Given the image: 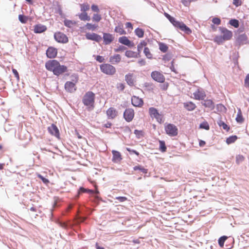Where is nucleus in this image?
Returning <instances> with one entry per match:
<instances>
[{"label": "nucleus", "mask_w": 249, "mask_h": 249, "mask_svg": "<svg viewBox=\"0 0 249 249\" xmlns=\"http://www.w3.org/2000/svg\"><path fill=\"white\" fill-rule=\"evenodd\" d=\"M134 133L138 139H140L143 135V132L142 130H135Z\"/></svg>", "instance_id": "c03bdc74"}, {"label": "nucleus", "mask_w": 249, "mask_h": 249, "mask_svg": "<svg viewBox=\"0 0 249 249\" xmlns=\"http://www.w3.org/2000/svg\"><path fill=\"white\" fill-rule=\"evenodd\" d=\"M133 169L135 171H137V170H139L141 171L142 173H145V174L147 173V169H146L140 165L134 166L133 167Z\"/></svg>", "instance_id": "ea45409f"}, {"label": "nucleus", "mask_w": 249, "mask_h": 249, "mask_svg": "<svg viewBox=\"0 0 249 249\" xmlns=\"http://www.w3.org/2000/svg\"><path fill=\"white\" fill-rule=\"evenodd\" d=\"M86 37L88 39L95 41L98 42L101 41L102 39L100 35L95 33H87L86 35Z\"/></svg>", "instance_id": "9b49d317"}, {"label": "nucleus", "mask_w": 249, "mask_h": 249, "mask_svg": "<svg viewBox=\"0 0 249 249\" xmlns=\"http://www.w3.org/2000/svg\"><path fill=\"white\" fill-rule=\"evenodd\" d=\"M229 23L235 28H238L239 26V21L236 19H231L229 21Z\"/></svg>", "instance_id": "58836bf2"}, {"label": "nucleus", "mask_w": 249, "mask_h": 249, "mask_svg": "<svg viewBox=\"0 0 249 249\" xmlns=\"http://www.w3.org/2000/svg\"><path fill=\"white\" fill-rule=\"evenodd\" d=\"M101 15L98 14H94L92 17V20L96 22H99L101 19Z\"/></svg>", "instance_id": "49530a36"}, {"label": "nucleus", "mask_w": 249, "mask_h": 249, "mask_svg": "<svg viewBox=\"0 0 249 249\" xmlns=\"http://www.w3.org/2000/svg\"><path fill=\"white\" fill-rule=\"evenodd\" d=\"M126 149L130 153L134 154L136 155L137 156H139V153L138 152H137V151L135 150L131 149H130V148H128V147H126Z\"/></svg>", "instance_id": "13d9d810"}, {"label": "nucleus", "mask_w": 249, "mask_h": 249, "mask_svg": "<svg viewBox=\"0 0 249 249\" xmlns=\"http://www.w3.org/2000/svg\"><path fill=\"white\" fill-rule=\"evenodd\" d=\"M237 139V137L235 135H233L228 137L226 139V142L228 144L233 143Z\"/></svg>", "instance_id": "c756f323"}, {"label": "nucleus", "mask_w": 249, "mask_h": 249, "mask_svg": "<svg viewBox=\"0 0 249 249\" xmlns=\"http://www.w3.org/2000/svg\"><path fill=\"white\" fill-rule=\"evenodd\" d=\"M244 160V157L242 155H238L236 157V161L237 164H239Z\"/></svg>", "instance_id": "8fccbe9b"}, {"label": "nucleus", "mask_w": 249, "mask_h": 249, "mask_svg": "<svg viewBox=\"0 0 249 249\" xmlns=\"http://www.w3.org/2000/svg\"><path fill=\"white\" fill-rule=\"evenodd\" d=\"M149 113L150 116L152 118L155 117L159 113L158 110L153 107H150L149 108Z\"/></svg>", "instance_id": "a878e982"}, {"label": "nucleus", "mask_w": 249, "mask_h": 249, "mask_svg": "<svg viewBox=\"0 0 249 249\" xmlns=\"http://www.w3.org/2000/svg\"><path fill=\"white\" fill-rule=\"evenodd\" d=\"M48 131L52 135H54L57 138L59 136V131L57 127L54 124H52L48 128Z\"/></svg>", "instance_id": "f8f14e48"}, {"label": "nucleus", "mask_w": 249, "mask_h": 249, "mask_svg": "<svg viewBox=\"0 0 249 249\" xmlns=\"http://www.w3.org/2000/svg\"><path fill=\"white\" fill-rule=\"evenodd\" d=\"M160 143V150L162 152H164L166 151V146L165 145V142L163 141H159Z\"/></svg>", "instance_id": "2f4dec72"}, {"label": "nucleus", "mask_w": 249, "mask_h": 249, "mask_svg": "<svg viewBox=\"0 0 249 249\" xmlns=\"http://www.w3.org/2000/svg\"><path fill=\"white\" fill-rule=\"evenodd\" d=\"M116 199L121 202H124L127 199L126 197L124 196H118Z\"/></svg>", "instance_id": "e2e57ef3"}, {"label": "nucleus", "mask_w": 249, "mask_h": 249, "mask_svg": "<svg viewBox=\"0 0 249 249\" xmlns=\"http://www.w3.org/2000/svg\"><path fill=\"white\" fill-rule=\"evenodd\" d=\"M65 89L69 92H73L76 90L75 85L72 82L67 81L65 84Z\"/></svg>", "instance_id": "f3484780"}, {"label": "nucleus", "mask_w": 249, "mask_h": 249, "mask_svg": "<svg viewBox=\"0 0 249 249\" xmlns=\"http://www.w3.org/2000/svg\"><path fill=\"white\" fill-rule=\"evenodd\" d=\"M201 104L206 107L209 108L211 110L214 108V103L211 100H205Z\"/></svg>", "instance_id": "aec40b11"}, {"label": "nucleus", "mask_w": 249, "mask_h": 249, "mask_svg": "<svg viewBox=\"0 0 249 249\" xmlns=\"http://www.w3.org/2000/svg\"><path fill=\"white\" fill-rule=\"evenodd\" d=\"M12 71H13V73L14 74L15 76L17 78V80H19V74H18V71L16 69H13Z\"/></svg>", "instance_id": "052dcab7"}, {"label": "nucleus", "mask_w": 249, "mask_h": 249, "mask_svg": "<svg viewBox=\"0 0 249 249\" xmlns=\"http://www.w3.org/2000/svg\"><path fill=\"white\" fill-rule=\"evenodd\" d=\"M57 50L53 47H50L46 51V55L48 58H53L57 55Z\"/></svg>", "instance_id": "2eb2a0df"}, {"label": "nucleus", "mask_w": 249, "mask_h": 249, "mask_svg": "<svg viewBox=\"0 0 249 249\" xmlns=\"http://www.w3.org/2000/svg\"><path fill=\"white\" fill-rule=\"evenodd\" d=\"M55 40L59 43H66L68 42V38L63 33L61 32L56 33L54 35Z\"/></svg>", "instance_id": "423d86ee"}, {"label": "nucleus", "mask_w": 249, "mask_h": 249, "mask_svg": "<svg viewBox=\"0 0 249 249\" xmlns=\"http://www.w3.org/2000/svg\"><path fill=\"white\" fill-rule=\"evenodd\" d=\"M107 114L109 119H114L117 116L116 110L113 107H110L107 111Z\"/></svg>", "instance_id": "412c9836"}, {"label": "nucleus", "mask_w": 249, "mask_h": 249, "mask_svg": "<svg viewBox=\"0 0 249 249\" xmlns=\"http://www.w3.org/2000/svg\"><path fill=\"white\" fill-rule=\"evenodd\" d=\"M143 53L148 58H151L152 54L150 53L149 49L147 47H144Z\"/></svg>", "instance_id": "79ce46f5"}, {"label": "nucleus", "mask_w": 249, "mask_h": 249, "mask_svg": "<svg viewBox=\"0 0 249 249\" xmlns=\"http://www.w3.org/2000/svg\"><path fill=\"white\" fill-rule=\"evenodd\" d=\"M119 42L121 44L126 45L129 47H132L134 45V43L130 41L127 38V37L125 36L119 37Z\"/></svg>", "instance_id": "dca6fc26"}, {"label": "nucleus", "mask_w": 249, "mask_h": 249, "mask_svg": "<svg viewBox=\"0 0 249 249\" xmlns=\"http://www.w3.org/2000/svg\"><path fill=\"white\" fill-rule=\"evenodd\" d=\"M233 4L236 6L241 5L242 2L240 0H233Z\"/></svg>", "instance_id": "69168bd1"}, {"label": "nucleus", "mask_w": 249, "mask_h": 249, "mask_svg": "<svg viewBox=\"0 0 249 249\" xmlns=\"http://www.w3.org/2000/svg\"><path fill=\"white\" fill-rule=\"evenodd\" d=\"M96 61H98L100 63L103 62L105 59L104 58L100 55H97L96 57Z\"/></svg>", "instance_id": "680f3d73"}, {"label": "nucleus", "mask_w": 249, "mask_h": 249, "mask_svg": "<svg viewBox=\"0 0 249 249\" xmlns=\"http://www.w3.org/2000/svg\"><path fill=\"white\" fill-rule=\"evenodd\" d=\"M37 177L40 178L43 182H44L45 184H47L49 182V181L48 179L45 178L44 177H43L41 175L39 174H37Z\"/></svg>", "instance_id": "603ef678"}, {"label": "nucleus", "mask_w": 249, "mask_h": 249, "mask_svg": "<svg viewBox=\"0 0 249 249\" xmlns=\"http://www.w3.org/2000/svg\"><path fill=\"white\" fill-rule=\"evenodd\" d=\"M236 120L238 123H242L243 121V119L241 114H238Z\"/></svg>", "instance_id": "bf43d9fd"}, {"label": "nucleus", "mask_w": 249, "mask_h": 249, "mask_svg": "<svg viewBox=\"0 0 249 249\" xmlns=\"http://www.w3.org/2000/svg\"><path fill=\"white\" fill-rule=\"evenodd\" d=\"M59 64L56 60H49L46 63L45 67L47 70L53 72Z\"/></svg>", "instance_id": "39448f33"}, {"label": "nucleus", "mask_w": 249, "mask_h": 249, "mask_svg": "<svg viewBox=\"0 0 249 249\" xmlns=\"http://www.w3.org/2000/svg\"><path fill=\"white\" fill-rule=\"evenodd\" d=\"M135 33L139 37H142L144 35V31L141 28H137L135 30Z\"/></svg>", "instance_id": "473e14b6"}, {"label": "nucleus", "mask_w": 249, "mask_h": 249, "mask_svg": "<svg viewBox=\"0 0 249 249\" xmlns=\"http://www.w3.org/2000/svg\"><path fill=\"white\" fill-rule=\"evenodd\" d=\"M146 44L147 43L145 41H142L138 45L137 50L138 52V53H140L142 52L143 47H145L146 45Z\"/></svg>", "instance_id": "c9c22d12"}, {"label": "nucleus", "mask_w": 249, "mask_h": 249, "mask_svg": "<svg viewBox=\"0 0 249 249\" xmlns=\"http://www.w3.org/2000/svg\"><path fill=\"white\" fill-rule=\"evenodd\" d=\"M117 88L123 91L125 88L124 85L123 83H120L118 85Z\"/></svg>", "instance_id": "774afa93"}, {"label": "nucleus", "mask_w": 249, "mask_h": 249, "mask_svg": "<svg viewBox=\"0 0 249 249\" xmlns=\"http://www.w3.org/2000/svg\"><path fill=\"white\" fill-rule=\"evenodd\" d=\"M225 40L223 39L222 36H217L214 38V41L216 42L218 44H222Z\"/></svg>", "instance_id": "4c0bfd02"}, {"label": "nucleus", "mask_w": 249, "mask_h": 249, "mask_svg": "<svg viewBox=\"0 0 249 249\" xmlns=\"http://www.w3.org/2000/svg\"><path fill=\"white\" fill-rule=\"evenodd\" d=\"M245 86L249 88V74H248L245 79Z\"/></svg>", "instance_id": "6e6d98bb"}, {"label": "nucleus", "mask_w": 249, "mask_h": 249, "mask_svg": "<svg viewBox=\"0 0 249 249\" xmlns=\"http://www.w3.org/2000/svg\"><path fill=\"white\" fill-rule=\"evenodd\" d=\"M115 32L120 34V35L125 34V31L124 30L123 26H118L115 28Z\"/></svg>", "instance_id": "72a5a7b5"}, {"label": "nucleus", "mask_w": 249, "mask_h": 249, "mask_svg": "<svg viewBox=\"0 0 249 249\" xmlns=\"http://www.w3.org/2000/svg\"><path fill=\"white\" fill-rule=\"evenodd\" d=\"M134 116V111L132 108H127L124 112V118L127 122H131Z\"/></svg>", "instance_id": "6e6552de"}, {"label": "nucleus", "mask_w": 249, "mask_h": 249, "mask_svg": "<svg viewBox=\"0 0 249 249\" xmlns=\"http://www.w3.org/2000/svg\"><path fill=\"white\" fill-rule=\"evenodd\" d=\"M91 10L94 12H99V9L98 8V7L97 5L93 4L91 6Z\"/></svg>", "instance_id": "0e129e2a"}, {"label": "nucleus", "mask_w": 249, "mask_h": 249, "mask_svg": "<svg viewBox=\"0 0 249 249\" xmlns=\"http://www.w3.org/2000/svg\"><path fill=\"white\" fill-rule=\"evenodd\" d=\"M90 192V193H93L94 192L92 190H88V189H86L82 187H80V188L78 190V194L76 196V197L77 198H78L79 196V195L82 194V193H85V192Z\"/></svg>", "instance_id": "cd10ccee"}, {"label": "nucleus", "mask_w": 249, "mask_h": 249, "mask_svg": "<svg viewBox=\"0 0 249 249\" xmlns=\"http://www.w3.org/2000/svg\"><path fill=\"white\" fill-rule=\"evenodd\" d=\"M184 107L188 111H193L196 107V105L192 102H186L183 104Z\"/></svg>", "instance_id": "4be33fe9"}, {"label": "nucleus", "mask_w": 249, "mask_h": 249, "mask_svg": "<svg viewBox=\"0 0 249 249\" xmlns=\"http://www.w3.org/2000/svg\"><path fill=\"white\" fill-rule=\"evenodd\" d=\"M212 22L216 25H219L221 23V20L219 18H214L212 19Z\"/></svg>", "instance_id": "5fc2aeb1"}, {"label": "nucleus", "mask_w": 249, "mask_h": 249, "mask_svg": "<svg viewBox=\"0 0 249 249\" xmlns=\"http://www.w3.org/2000/svg\"><path fill=\"white\" fill-rule=\"evenodd\" d=\"M227 238L228 237L225 235L222 236L219 238L218 242V244L220 247H223L224 242L227 239Z\"/></svg>", "instance_id": "f704fd0d"}, {"label": "nucleus", "mask_w": 249, "mask_h": 249, "mask_svg": "<svg viewBox=\"0 0 249 249\" xmlns=\"http://www.w3.org/2000/svg\"><path fill=\"white\" fill-rule=\"evenodd\" d=\"M112 153L113 155V157L112 159V161L115 163L120 162L121 160H122L121 153L119 151L114 150L112 151Z\"/></svg>", "instance_id": "a211bd4d"}, {"label": "nucleus", "mask_w": 249, "mask_h": 249, "mask_svg": "<svg viewBox=\"0 0 249 249\" xmlns=\"http://www.w3.org/2000/svg\"><path fill=\"white\" fill-rule=\"evenodd\" d=\"M18 19L22 23H25L28 20V18L23 15H19Z\"/></svg>", "instance_id": "37998d69"}, {"label": "nucleus", "mask_w": 249, "mask_h": 249, "mask_svg": "<svg viewBox=\"0 0 249 249\" xmlns=\"http://www.w3.org/2000/svg\"><path fill=\"white\" fill-rule=\"evenodd\" d=\"M179 29L181 31L184 32L187 34H190L192 33L191 30L183 22L181 24Z\"/></svg>", "instance_id": "393cba45"}, {"label": "nucleus", "mask_w": 249, "mask_h": 249, "mask_svg": "<svg viewBox=\"0 0 249 249\" xmlns=\"http://www.w3.org/2000/svg\"><path fill=\"white\" fill-rule=\"evenodd\" d=\"M79 18L81 20L83 21L88 20L89 21L90 18L89 16H88L87 13L86 12H83L81 13L79 15Z\"/></svg>", "instance_id": "bb28decb"}, {"label": "nucleus", "mask_w": 249, "mask_h": 249, "mask_svg": "<svg viewBox=\"0 0 249 249\" xmlns=\"http://www.w3.org/2000/svg\"><path fill=\"white\" fill-rule=\"evenodd\" d=\"M165 130L167 134L171 137L176 136L178 134L177 126L172 124H169L165 126Z\"/></svg>", "instance_id": "7ed1b4c3"}, {"label": "nucleus", "mask_w": 249, "mask_h": 249, "mask_svg": "<svg viewBox=\"0 0 249 249\" xmlns=\"http://www.w3.org/2000/svg\"><path fill=\"white\" fill-rule=\"evenodd\" d=\"M219 29L221 33L223 34L222 36L223 39H225V41L229 40L232 37V33L231 31H229L226 28L222 27H220Z\"/></svg>", "instance_id": "0eeeda50"}, {"label": "nucleus", "mask_w": 249, "mask_h": 249, "mask_svg": "<svg viewBox=\"0 0 249 249\" xmlns=\"http://www.w3.org/2000/svg\"><path fill=\"white\" fill-rule=\"evenodd\" d=\"M152 78L159 83H163L165 81L164 75L160 72L158 71H153L151 73Z\"/></svg>", "instance_id": "20e7f679"}, {"label": "nucleus", "mask_w": 249, "mask_h": 249, "mask_svg": "<svg viewBox=\"0 0 249 249\" xmlns=\"http://www.w3.org/2000/svg\"><path fill=\"white\" fill-rule=\"evenodd\" d=\"M100 67L101 71L107 75H113L116 71L115 68L109 64H101Z\"/></svg>", "instance_id": "f03ea898"}, {"label": "nucleus", "mask_w": 249, "mask_h": 249, "mask_svg": "<svg viewBox=\"0 0 249 249\" xmlns=\"http://www.w3.org/2000/svg\"><path fill=\"white\" fill-rule=\"evenodd\" d=\"M47 30L46 26L41 24H37L34 26V31L35 33L40 34Z\"/></svg>", "instance_id": "6ab92c4d"}, {"label": "nucleus", "mask_w": 249, "mask_h": 249, "mask_svg": "<svg viewBox=\"0 0 249 249\" xmlns=\"http://www.w3.org/2000/svg\"><path fill=\"white\" fill-rule=\"evenodd\" d=\"M126 48L124 46H120L118 48L115 49V52H119L125 50Z\"/></svg>", "instance_id": "4d7b16f0"}, {"label": "nucleus", "mask_w": 249, "mask_h": 249, "mask_svg": "<svg viewBox=\"0 0 249 249\" xmlns=\"http://www.w3.org/2000/svg\"><path fill=\"white\" fill-rule=\"evenodd\" d=\"M86 28L89 30L95 31L97 26L91 23H87L85 25Z\"/></svg>", "instance_id": "a19ab883"}, {"label": "nucleus", "mask_w": 249, "mask_h": 249, "mask_svg": "<svg viewBox=\"0 0 249 249\" xmlns=\"http://www.w3.org/2000/svg\"><path fill=\"white\" fill-rule=\"evenodd\" d=\"M121 60V57L119 54H115L109 58V62L113 64L119 63Z\"/></svg>", "instance_id": "b1692460"}, {"label": "nucleus", "mask_w": 249, "mask_h": 249, "mask_svg": "<svg viewBox=\"0 0 249 249\" xmlns=\"http://www.w3.org/2000/svg\"><path fill=\"white\" fill-rule=\"evenodd\" d=\"M95 94L91 91L87 92L83 96L82 101L85 106L92 109L94 107Z\"/></svg>", "instance_id": "f257e3e1"}, {"label": "nucleus", "mask_w": 249, "mask_h": 249, "mask_svg": "<svg viewBox=\"0 0 249 249\" xmlns=\"http://www.w3.org/2000/svg\"><path fill=\"white\" fill-rule=\"evenodd\" d=\"M67 67L64 65H61L59 63L57 67H56L54 71L53 72V73L55 75L59 76V75L62 74L63 73L67 72Z\"/></svg>", "instance_id": "1a4fd4ad"}, {"label": "nucleus", "mask_w": 249, "mask_h": 249, "mask_svg": "<svg viewBox=\"0 0 249 249\" xmlns=\"http://www.w3.org/2000/svg\"><path fill=\"white\" fill-rule=\"evenodd\" d=\"M81 10L83 12H86L87 10L89 9V6L88 4H82L80 5Z\"/></svg>", "instance_id": "de8ad7c7"}, {"label": "nucleus", "mask_w": 249, "mask_h": 249, "mask_svg": "<svg viewBox=\"0 0 249 249\" xmlns=\"http://www.w3.org/2000/svg\"><path fill=\"white\" fill-rule=\"evenodd\" d=\"M182 23V22H179L178 21H177L176 20L174 23H173V25L177 27V28H179L180 25H181V24Z\"/></svg>", "instance_id": "338daca9"}, {"label": "nucleus", "mask_w": 249, "mask_h": 249, "mask_svg": "<svg viewBox=\"0 0 249 249\" xmlns=\"http://www.w3.org/2000/svg\"><path fill=\"white\" fill-rule=\"evenodd\" d=\"M125 55L128 58L133 57L135 56V53L131 51H126Z\"/></svg>", "instance_id": "09e8293b"}, {"label": "nucleus", "mask_w": 249, "mask_h": 249, "mask_svg": "<svg viewBox=\"0 0 249 249\" xmlns=\"http://www.w3.org/2000/svg\"><path fill=\"white\" fill-rule=\"evenodd\" d=\"M195 98L198 100H203L206 97V94L202 89H198L196 92L193 93Z\"/></svg>", "instance_id": "9d476101"}, {"label": "nucleus", "mask_w": 249, "mask_h": 249, "mask_svg": "<svg viewBox=\"0 0 249 249\" xmlns=\"http://www.w3.org/2000/svg\"><path fill=\"white\" fill-rule=\"evenodd\" d=\"M125 80L128 85L133 86L134 85V80L133 79V74L128 73L125 76Z\"/></svg>", "instance_id": "5701e85b"}, {"label": "nucleus", "mask_w": 249, "mask_h": 249, "mask_svg": "<svg viewBox=\"0 0 249 249\" xmlns=\"http://www.w3.org/2000/svg\"><path fill=\"white\" fill-rule=\"evenodd\" d=\"M168 46L166 44L163 43H159V49L163 53H165L168 50Z\"/></svg>", "instance_id": "e433bc0d"}, {"label": "nucleus", "mask_w": 249, "mask_h": 249, "mask_svg": "<svg viewBox=\"0 0 249 249\" xmlns=\"http://www.w3.org/2000/svg\"><path fill=\"white\" fill-rule=\"evenodd\" d=\"M64 25L69 28H71L73 25H74L76 24V22L75 21L68 20V19H65L64 21Z\"/></svg>", "instance_id": "7c9ffc66"}, {"label": "nucleus", "mask_w": 249, "mask_h": 249, "mask_svg": "<svg viewBox=\"0 0 249 249\" xmlns=\"http://www.w3.org/2000/svg\"><path fill=\"white\" fill-rule=\"evenodd\" d=\"M154 118L160 123H162L163 122V116L161 114H160V113H159L158 115H157Z\"/></svg>", "instance_id": "864d4df0"}, {"label": "nucleus", "mask_w": 249, "mask_h": 249, "mask_svg": "<svg viewBox=\"0 0 249 249\" xmlns=\"http://www.w3.org/2000/svg\"><path fill=\"white\" fill-rule=\"evenodd\" d=\"M199 127L200 128H203V129H204L207 130H208L210 129L209 125L208 124V123L206 122H203L202 123L200 124V125H199Z\"/></svg>", "instance_id": "a18cd8bd"}, {"label": "nucleus", "mask_w": 249, "mask_h": 249, "mask_svg": "<svg viewBox=\"0 0 249 249\" xmlns=\"http://www.w3.org/2000/svg\"><path fill=\"white\" fill-rule=\"evenodd\" d=\"M131 103L135 107H140L142 106L143 102L142 99L139 97L133 96L131 98Z\"/></svg>", "instance_id": "ddd939ff"}, {"label": "nucleus", "mask_w": 249, "mask_h": 249, "mask_svg": "<svg viewBox=\"0 0 249 249\" xmlns=\"http://www.w3.org/2000/svg\"><path fill=\"white\" fill-rule=\"evenodd\" d=\"M217 110L218 111L223 112L225 111V107L222 104H219L217 105Z\"/></svg>", "instance_id": "3c124183"}, {"label": "nucleus", "mask_w": 249, "mask_h": 249, "mask_svg": "<svg viewBox=\"0 0 249 249\" xmlns=\"http://www.w3.org/2000/svg\"><path fill=\"white\" fill-rule=\"evenodd\" d=\"M103 39L105 45H108L110 44L114 40V36L109 33H104Z\"/></svg>", "instance_id": "4468645a"}, {"label": "nucleus", "mask_w": 249, "mask_h": 249, "mask_svg": "<svg viewBox=\"0 0 249 249\" xmlns=\"http://www.w3.org/2000/svg\"><path fill=\"white\" fill-rule=\"evenodd\" d=\"M217 124L220 127H222L223 129L226 130L227 131H228L230 129V127L228 125L221 120H219L217 122Z\"/></svg>", "instance_id": "c85d7f7f"}]
</instances>
